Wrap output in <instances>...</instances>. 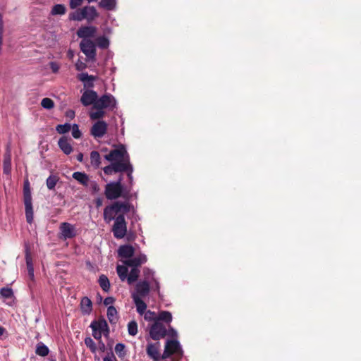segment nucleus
<instances>
[{
    "label": "nucleus",
    "instance_id": "26",
    "mask_svg": "<svg viewBox=\"0 0 361 361\" xmlns=\"http://www.w3.org/2000/svg\"><path fill=\"white\" fill-rule=\"evenodd\" d=\"M90 163L94 169H98L101 165V157L97 151H92L90 153Z\"/></svg>",
    "mask_w": 361,
    "mask_h": 361
},
{
    "label": "nucleus",
    "instance_id": "34",
    "mask_svg": "<svg viewBox=\"0 0 361 361\" xmlns=\"http://www.w3.org/2000/svg\"><path fill=\"white\" fill-rule=\"evenodd\" d=\"M116 272L118 274V276L119 279L122 281H124L125 280L127 281V278H128V268L126 266L118 265L117 267H116Z\"/></svg>",
    "mask_w": 361,
    "mask_h": 361
},
{
    "label": "nucleus",
    "instance_id": "10",
    "mask_svg": "<svg viewBox=\"0 0 361 361\" xmlns=\"http://www.w3.org/2000/svg\"><path fill=\"white\" fill-rule=\"evenodd\" d=\"M173 338L167 340L165 345L168 346L171 355H173L172 358L180 361L183 357V350L180 342L176 339L177 338Z\"/></svg>",
    "mask_w": 361,
    "mask_h": 361
},
{
    "label": "nucleus",
    "instance_id": "14",
    "mask_svg": "<svg viewBox=\"0 0 361 361\" xmlns=\"http://www.w3.org/2000/svg\"><path fill=\"white\" fill-rule=\"evenodd\" d=\"M97 32V28L94 26H83L78 29L77 35L82 39H91Z\"/></svg>",
    "mask_w": 361,
    "mask_h": 361
},
{
    "label": "nucleus",
    "instance_id": "21",
    "mask_svg": "<svg viewBox=\"0 0 361 361\" xmlns=\"http://www.w3.org/2000/svg\"><path fill=\"white\" fill-rule=\"evenodd\" d=\"M80 310L84 315H88L92 310V302L88 297H83L80 301Z\"/></svg>",
    "mask_w": 361,
    "mask_h": 361
},
{
    "label": "nucleus",
    "instance_id": "20",
    "mask_svg": "<svg viewBox=\"0 0 361 361\" xmlns=\"http://www.w3.org/2000/svg\"><path fill=\"white\" fill-rule=\"evenodd\" d=\"M118 252L121 257L128 259L133 256L135 249L132 245H123L119 247Z\"/></svg>",
    "mask_w": 361,
    "mask_h": 361
},
{
    "label": "nucleus",
    "instance_id": "5",
    "mask_svg": "<svg viewBox=\"0 0 361 361\" xmlns=\"http://www.w3.org/2000/svg\"><path fill=\"white\" fill-rule=\"evenodd\" d=\"M104 158L111 163L120 162L126 164H130L129 154L123 145H120L117 148L111 150L109 154L104 156Z\"/></svg>",
    "mask_w": 361,
    "mask_h": 361
},
{
    "label": "nucleus",
    "instance_id": "53",
    "mask_svg": "<svg viewBox=\"0 0 361 361\" xmlns=\"http://www.w3.org/2000/svg\"><path fill=\"white\" fill-rule=\"evenodd\" d=\"M83 2V0H70L69 5L71 9H75L80 6Z\"/></svg>",
    "mask_w": 361,
    "mask_h": 361
},
{
    "label": "nucleus",
    "instance_id": "27",
    "mask_svg": "<svg viewBox=\"0 0 361 361\" xmlns=\"http://www.w3.org/2000/svg\"><path fill=\"white\" fill-rule=\"evenodd\" d=\"M140 275V269L137 267H132L130 273L128 274V278H127V282L129 285L133 284L134 282H135Z\"/></svg>",
    "mask_w": 361,
    "mask_h": 361
},
{
    "label": "nucleus",
    "instance_id": "38",
    "mask_svg": "<svg viewBox=\"0 0 361 361\" xmlns=\"http://www.w3.org/2000/svg\"><path fill=\"white\" fill-rule=\"evenodd\" d=\"M96 109L95 111H91L90 113V117L91 120H97L102 118L105 115V111H104V108H94Z\"/></svg>",
    "mask_w": 361,
    "mask_h": 361
},
{
    "label": "nucleus",
    "instance_id": "63",
    "mask_svg": "<svg viewBox=\"0 0 361 361\" xmlns=\"http://www.w3.org/2000/svg\"><path fill=\"white\" fill-rule=\"evenodd\" d=\"M4 331H5V329L4 327L0 326V336L1 335H3Z\"/></svg>",
    "mask_w": 361,
    "mask_h": 361
},
{
    "label": "nucleus",
    "instance_id": "17",
    "mask_svg": "<svg viewBox=\"0 0 361 361\" xmlns=\"http://www.w3.org/2000/svg\"><path fill=\"white\" fill-rule=\"evenodd\" d=\"M147 260V258L145 254H140L137 257H132L130 259L124 260L123 264L128 267L138 268L141 264L145 263Z\"/></svg>",
    "mask_w": 361,
    "mask_h": 361
},
{
    "label": "nucleus",
    "instance_id": "47",
    "mask_svg": "<svg viewBox=\"0 0 361 361\" xmlns=\"http://www.w3.org/2000/svg\"><path fill=\"white\" fill-rule=\"evenodd\" d=\"M143 274L145 278V280H151L154 278V271L147 267L143 269Z\"/></svg>",
    "mask_w": 361,
    "mask_h": 361
},
{
    "label": "nucleus",
    "instance_id": "4",
    "mask_svg": "<svg viewBox=\"0 0 361 361\" xmlns=\"http://www.w3.org/2000/svg\"><path fill=\"white\" fill-rule=\"evenodd\" d=\"M23 201L25 204V212L26 221L28 224H32L33 221L34 212L32 207V195L30 188V183L28 180L24 182L23 185Z\"/></svg>",
    "mask_w": 361,
    "mask_h": 361
},
{
    "label": "nucleus",
    "instance_id": "3",
    "mask_svg": "<svg viewBox=\"0 0 361 361\" xmlns=\"http://www.w3.org/2000/svg\"><path fill=\"white\" fill-rule=\"evenodd\" d=\"M122 177H120L117 181L107 183L105 187L104 194L108 200H115L119 197L128 199L130 190L125 189L122 184Z\"/></svg>",
    "mask_w": 361,
    "mask_h": 361
},
{
    "label": "nucleus",
    "instance_id": "61",
    "mask_svg": "<svg viewBox=\"0 0 361 361\" xmlns=\"http://www.w3.org/2000/svg\"><path fill=\"white\" fill-rule=\"evenodd\" d=\"M94 202H95V205L97 208L100 207L103 203L102 199L99 198V197L97 198Z\"/></svg>",
    "mask_w": 361,
    "mask_h": 361
},
{
    "label": "nucleus",
    "instance_id": "56",
    "mask_svg": "<svg viewBox=\"0 0 361 361\" xmlns=\"http://www.w3.org/2000/svg\"><path fill=\"white\" fill-rule=\"evenodd\" d=\"M103 361H118L113 352L109 353L104 358Z\"/></svg>",
    "mask_w": 361,
    "mask_h": 361
},
{
    "label": "nucleus",
    "instance_id": "58",
    "mask_svg": "<svg viewBox=\"0 0 361 361\" xmlns=\"http://www.w3.org/2000/svg\"><path fill=\"white\" fill-rule=\"evenodd\" d=\"M114 302V298L113 297H107L104 299V304L105 305H109L111 306V305H112Z\"/></svg>",
    "mask_w": 361,
    "mask_h": 361
},
{
    "label": "nucleus",
    "instance_id": "19",
    "mask_svg": "<svg viewBox=\"0 0 361 361\" xmlns=\"http://www.w3.org/2000/svg\"><path fill=\"white\" fill-rule=\"evenodd\" d=\"M146 352L147 355L153 360V361H160L161 357L159 351L158 345L154 343H149L147 345Z\"/></svg>",
    "mask_w": 361,
    "mask_h": 361
},
{
    "label": "nucleus",
    "instance_id": "16",
    "mask_svg": "<svg viewBox=\"0 0 361 361\" xmlns=\"http://www.w3.org/2000/svg\"><path fill=\"white\" fill-rule=\"evenodd\" d=\"M126 164H122L120 162L117 163H111L110 165L105 166L103 169V171L106 175H112L116 173H122L126 171Z\"/></svg>",
    "mask_w": 361,
    "mask_h": 361
},
{
    "label": "nucleus",
    "instance_id": "64",
    "mask_svg": "<svg viewBox=\"0 0 361 361\" xmlns=\"http://www.w3.org/2000/svg\"><path fill=\"white\" fill-rule=\"evenodd\" d=\"M68 57L71 58L73 56V52L71 50H69L68 52Z\"/></svg>",
    "mask_w": 361,
    "mask_h": 361
},
{
    "label": "nucleus",
    "instance_id": "8",
    "mask_svg": "<svg viewBox=\"0 0 361 361\" xmlns=\"http://www.w3.org/2000/svg\"><path fill=\"white\" fill-rule=\"evenodd\" d=\"M117 106V101L114 96L107 93L98 98L94 104V108H104L113 111Z\"/></svg>",
    "mask_w": 361,
    "mask_h": 361
},
{
    "label": "nucleus",
    "instance_id": "25",
    "mask_svg": "<svg viewBox=\"0 0 361 361\" xmlns=\"http://www.w3.org/2000/svg\"><path fill=\"white\" fill-rule=\"evenodd\" d=\"M72 176L75 180H76L80 184L85 185V186H87L88 185L89 177L86 173L77 171V172H74L73 173Z\"/></svg>",
    "mask_w": 361,
    "mask_h": 361
},
{
    "label": "nucleus",
    "instance_id": "41",
    "mask_svg": "<svg viewBox=\"0 0 361 361\" xmlns=\"http://www.w3.org/2000/svg\"><path fill=\"white\" fill-rule=\"evenodd\" d=\"M84 343L92 353L95 354L97 353V347L92 338L86 337L84 340Z\"/></svg>",
    "mask_w": 361,
    "mask_h": 361
},
{
    "label": "nucleus",
    "instance_id": "15",
    "mask_svg": "<svg viewBox=\"0 0 361 361\" xmlns=\"http://www.w3.org/2000/svg\"><path fill=\"white\" fill-rule=\"evenodd\" d=\"M90 327L92 330L103 332V335L107 336L109 334V329L108 324L105 319L94 320L91 322Z\"/></svg>",
    "mask_w": 361,
    "mask_h": 361
},
{
    "label": "nucleus",
    "instance_id": "36",
    "mask_svg": "<svg viewBox=\"0 0 361 361\" xmlns=\"http://www.w3.org/2000/svg\"><path fill=\"white\" fill-rule=\"evenodd\" d=\"M84 13L82 8L78 9L69 14V19L71 20L81 21L84 20Z\"/></svg>",
    "mask_w": 361,
    "mask_h": 361
},
{
    "label": "nucleus",
    "instance_id": "37",
    "mask_svg": "<svg viewBox=\"0 0 361 361\" xmlns=\"http://www.w3.org/2000/svg\"><path fill=\"white\" fill-rule=\"evenodd\" d=\"M66 11V8L64 5L63 4H56L54 5L51 11V14L52 16H57V15H63L65 14Z\"/></svg>",
    "mask_w": 361,
    "mask_h": 361
},
{
    "label": "nucleus",
    "instance_id": "51",
    "mask_svg": "<svg viewBox=\"0 0 361 361\" xmlns=\"http://www.w3.org/2000/svg\"><path fill=\"white\" fill-rule=\"evenodd\" d=\"M49 66L53 73H57L61 68V65L56 61H50Z\"/></svg>",
    "mask_w": 361,
    "mask_h": 361
},
{
    "label": "nucleus",
    "instance_id": "33",
    "mask_svg": "<svg viewBox=\"0 0 361 361\" xmlns=\"http://www.w3.org/2000/svg\"><path fill=\"white\" fill-rule=\"evenodd\" d=\"M156 321L164 322L169 324L172 321V314L168 311H161L159 312Z\"/></svg>",
    "mask_w": 361,
    "mask_h": 361
},
{
    "label": "nucleus",
    "instance_id": "49",
    "mask_svg": "<svg viewBox=\"0 0 361 361\" xmlns=\"http://www.w3.org/2000/svg\"><path fill=\"white\" fill-rule=\"evenodd\" d=\"M81 132L79 130V127L77 124H73L72 127V135L74 138L78 139L81 137Z\"/></svg>",
    "mask_w": 361,
    "mask_h": 361
},
{
    "label": "nucleus",
    "instance_id": "18",
    "mask_svg": "<svg viewBox=\"0 0 361 361\" xmlns=\"http://www.w3.org/2000/svg\"><path fill=\"white\" fill-rule=\"evenodd\" d=\"M77 78L82 82L84 87L89 89L94 87V82L97 79V77L89 75L87 73H81L77 75Z\"/></svg>",
    "mask_w": 361,
    "mask_h": 361
},
{
    "label": "nucleus",
    "instance_id": "40",
    "mask_svg": "<svg viewBox=\"0 0 361 361\" xmlns=\"http://www.w3.org/2000/svg\"><path fill=\"white\" fill-rule=\"evenodd\" d=\"M96 42L97 46L100 49H107L109 46V40L104 36L97 37Z\"/></svg>",
    "mask_w": 361,
    "mask_h": 361
},
{
    "label": "nucleus",
    "instance_id": "35",
    "mask_svg": "<svg viewBox=\"0 0 361 361\" xmlns=\"http://www.w3.org/2000/svg\"><path fill=\"white\" fill-rule=\"evenodd\" d=\"M59 178L56 175H50L46 180V185L49 190H54L56 183H58Z\"/></svg>",
    "mask_w": 361,
    "mask_h": 361
},
{
    "label": "nucleus",
    "instance_id": "23",
    "mask_svg": "<svg viewBox=\"0 0 361 361\" xmlns=\"http://www.w3.org/2000/svg\"><path fill=\"white\" fill-rule=\"evenodd\" d=\"M132 299L135 305L137 313L140 315L144 314L147 311V304L142 300V298H139V297L135 295Z\"/></svg>",
    "mask_w": 361,
    "mask_h": 361
},
{
    "label": "nucleus",
    "instance_id": "45",
    "mask_svg": "<svg viewBox=\"0 0 361 361\" xmlns=\"http://www.w3.org/2000/svg\"><path fill=\"white\" fill-rule=\"evenodd\" d=\"M71 129V124L66 123L64 124H59L56 126V130L60 134L68 133Z\"/></svg>",
    "mask_w": 361,
    "mask_h": 361
},
{
    "label": "nucleus",
    "instance_id": "59",
    "mask_svg": "<svg viewBox=\"0 0 361 361\" xmlns=\"http://www.w3.org/2000/svg\"><path fill=\"white\" fill-rule=\"evenodd\" d=\"M3 30H4L3 15L0 13V39H2Z\"/></svg>",
    "mask_w": 361,
    "mask_h": 361
},
{
    "label": "nucleus",
    "instance_id": "22",
    "mask_svg": "<svg viewBox=\"0 0 361 361\" xmlns=\"http://www.w3.org/2000/svg\"><path fill=\"white\" fill-rule=\"evenodd\" d=\"M58 145L65 154L68 155L73 151V147H72L70 142L65 137H62L59 139V140L58 142Z\"/></svg>",
    "mask_w": 361,
    "mask_h": 361
},
{
    "label": "nucleus",
    "instance_id": "62",
    "mask_svg": "<svg viewBox=\"0 0 361 361\" xmlns=\"http://www.w3.org/2000/svg\"><path fill=\"white\" fill-rule=\"evenodd\" d=\"M82 159H83V154L82 153H80L78 154L77 156V160L80 162L82 161Z\"/></svg>",
    "mask_w": 361,
    "mask_h": 361
},
{
    "label": "nucleus",
    "instance_id": "9",
    "mask_svg": "<svg viewBox=\"0 0 361 361\" xmlns=\"http://www.w3.org/2000/svg\"><path fill=\"white\" fill-rule=\"evenodd\" d=\"M61 238L63 240L72 239L78 233L75 225L68 222H62L59 226Z\"/></svg>",
    "mask_w": 361,
    "mask_h": 361
},
{
    "label": "nucleus",
    "instance_id": "44",
    "mask_svg": "<svg viewBox=\"0 0 361 361\" xmlns=\"http://www.w3.org/2000/svg\"><path fill=\"white\" fill-rule=\"evenodd\" d=\"M128 332L130 336H135L137 334V324L133 320L128 324Z\"/></svg>",
    "mask_w": 361,
    "mask_h": 361
},
{
    "label": "nucleus",
    "instance_id": "2",
    "mask_svg": "<svg viewBox=\"0 0 361 361\" xmlns=\"http://www.w3.org/2000/svg\"><path fill=\"white\" fill-rule=\"evenodd\" d=\"M149 336L153 340L159 341L166 336H169L171 338H177L178 332L170 325L167 329L164 324L159 321L155 320L149 328Z\"/></svg>",
    "mask_w": 361,
    "mask_h": 361
},
{
    "label": "nucleus",
    "instance_id": "29",
    "mask_svg": "<svg viewBox=\"0 0 361 361\" xmlns=\"http://www.w3.org/2000/svg\"><path fill=\"white\" fill-rule=\"evenodd\" d=\"M49 353V348L42 342H39L37 344L35 353L41 357L47 356Z\"/></svg>",
    "mask_w": 361,
    "mask_h": 361
},
{
    "label": "nucleus",
    "instance_id": "11",
    "mask_svg": "<svg viewBox=\"0 0 361 361\" xmlns=\"http://www.w3.org/2000/svg\"><path fill=\"white\" fill-rule=\"evenodd\" d=\"M107 129L108 125L104 121H98L92 125L90 129V134L95 139H99L105 135Z\"/></svg>",
    "mask_w": 361,
    "mask_h": 361
},
{
    "label": "nucleus",
    "instance_id": "13",
    "mask_svg": "<svg viewBox=\"0 0 361 361\" xmlns=\"http://www.w3.org/2000/svg\"><path fill=\"white\" fill-rule=\"evenodd\" d=\"M97 99L98 94L95 91L92 90H87L82 93L80 102L85 106L92 104L93 108H94V104Z\"/></svg>",
    "mask_w": 361,
    "mask_h": 361
},
{
    "label": "nucleus",
    "instance_id": "32",
    "mask_svg": "<svg viewBox=\"0 0 361 361\" xmlns=\"http://www.w3.org/2000/svg\"><path fill=\"white\" fill-rule=\"evenodd\" d=\"M118 312L116 309L111 305L107 308V317L111 323H116L118 320Z\"/></svg>",
    "mask_w": 361,
    "mask_h": 361
},
{
    "label": "nucleus",
    "instance_id": "57",
    "mask_svg": "<svg viewBox=\"0 0 361 361\" xmlns=\"http://www.w3.org/2000/svg\"><path fill=\"white\" fill-rule=\"evenodd\" d=\"M102 334L103 332L102 331H96L95 329L92 330V336L98 341L102 340Z\"/></svg>",
    "mask_w": 361,
    "mask_h": 361
},
{
    "label": "nucleus",
    "instance_id": "24",
    "mask_svg": "<svg viewBox=\"0 0 361 361\" xmlns=\"http://www.w3.org/2000/svg\"><path fill=\"white\" fill-rule=\"evenodd\" d=\"M84 18L88 21L94 20L97 16V11L94 6H85L82 8Z\"/></svg>",
    "mask_w": 361,
    "mask_h": 361
},
{
    "label": "nucleus",
    "instance_id": "46",
    "mask_svg": "<svg viewBox=\"0 0 361 361\" xmlns=\"http://www.w3.org/2000/svg\"><path fill=\"white\" fill-rule=\"evenodd\" d=\"M41 105L44 109H51L54 107V103L51 99L46 97L42 99Z\"/></svg>",
    "mask_w": 361,
    "mask_h": 361
},
{
    "label": "nucleus",
    "instance_id": "28",
    "mask_svg": "<svg viewBox=\"0 0 361 361\" xmlns=\"http://www.w3.org/2000/svg\"><path fill=\"white\" fill-rule=\"evenodd\" d=\"M99 6L107 11H113L116 6V0H101Z\"/></svg>",
    "mask_w": 361,
    "mask_h": 361
},
{
    "label": "nucleus",
    "instance_id": "12",
    "mask_svg": "<svg viewBox=\"0 0 361 361\" xmlns=\"http://www.w3.org/2000/svg\"><path fill=\"white\" fill-rule=\"evenodd\" d=\"M149 291V282L147 280H142L136 283L135 291L132 293L131 297L133 298L135 295H137L139 298H142L147 296Z\"/></svg>",
    "mask_w": 361,
    "mask_h": 361
},
{
    "label": "nucleus",
    "instance_id": "54",
    "mask_svg": "<svg viewBox=\"0 0 361 361\" xmlns=\"http://www.w3.org/2000/svg\"><path fill=\"white\" fill-rule=\"evenodd\" d=\"M152 281H153L154 283L150 287V289H152L154 291H157L158 293V294L159 295L160 294V292H159V289H160L159 282L155 278H154V279H152Z\"/></svg>",
    "mask_w": 361,
    "mask_h": 361
},
{
    "label": "nucleus",
    "instance_id": "31",
    "mask_svg": "<svg viewBox=\"0 0 361 361\" xmlns=\"http://www.w3.org/2000/svg\"><path fill=\"white\" fill-rule=\"evenodd\" d=\"M114 350L115 353L120 359H123L127 355L126 345L122 343H116Z\"/></svg>",
    "mask_w": 361,
    "mask_h": 361
},
{
    "label": "nucleus",
    "instance_id": "7",
    "mask_svg": "<svg viewBox=\"0 0 361 361\" xmlns=\"http://www.w3.org/2000/svg\"><path fill=\"white\" fill-rule=\"evenodd\" d=\"M80 49L85 55L87 61L96 60V44L92 39H82L80 42Z\"/></svg>",
    "mask_w": 361,
    "mask_h": 361
},
{
    "label": "nucleus",
    "instance_id": "60",
    "mask_svg": "<svg viewBox=\"0 0 361 361\" xmlns=\"http://www.w3.org/2000/svg\"><path fill=\"white\" fill-rule=\"evenodd\" d=\"M97 349H99L101 352H104L106 350V345L102 340L98 341Z\"/></svg>",
    "mask_w": 361,
    "mask_h": 361
},
{
    "label": "nucleus",
    "instance_id": "42",
    "mask_svg": "<svg viewBox=\"0 0 361 361\" xmlns=\"http://www.w3.org/2000/svg\"><path fill=\"white\" fill-rule=\"evenodd\" d=\"M0 296L4 299H12L14 297L13 291L10 288H2L0 289Z\"/></svg>",
    "mask_w": 361,
    "mask_h": 361
},
{
    "label": "nucleus",
    "instance_id": "50",
    "mask_svg": "<svg viewBox=\"0 0 361 361\" xmlns=\"http://www.w3.org/2000/svg\"><path fill=\"white\" fill-rule=\"evenodd\" d=\"M144 317L147 321H155L157 320L156 314L154 312H152L150 310H147L144 313Z\"/></svg>",
    "mask_w": 361,
    "mask_h": 361
},
{
    "label": "nucleus",
    "instance_id": "55",
    "mask_svg": "<svg viewBox=\"0 0 361 361\" xmlns=\"http://www.w3.org/2000/svg\"><path fill=\"white\" fill-rule=\"evenodd\" d=\"M75 66L77 71H81L86 68L87 65L82 61L78 60V61L75 63Z\"/></svg>",
    "mask_w": 361,
    "mask_h": 361
},
{
    "label": "nucleus",
    "instance_id": "1",
    "mask_svg": "<svg viewBox=\"0 0 361 361\" xmlns=\"http://www.w3.org/2000/svg\"><path fill=\"white\" fill-rule=\"evenodd\" d=\"M130 211V204L127 202H115L104 209V219L106 223L109 224L114 220L119 214L128 213Z\"/></svg>",
    "mask_w": 361,
    "mask_h": 361
},
{
    "label": "nucleus",
    "instance_id": "43",
    "mask_svg": "<svg viewBox=\"0 0 361 361\" xmlns=\"http://www.w3.org/2000/svg\"><path fill=\"white\" fill-rule=\"evenodd\" d=\"M126 170L125 172H127V176L129 180V188H126V189L130 190L131 189V187L133 185V167L131 164H126Z\"/></svg>",
    "mask_w": 361,
    "mask_h": 361
},
{
    "label": "nucleus",
    "instance_id": "52",
    "mask_svg": "<svg viewBox=\"0 0 361 361\" xmlns=\"http://www.w3.org/2000/svg\"><path fill=\"white\" fill-rule=\"evenodd\" d=\"M171 356H172L171 352L169 351L168 346L165 345L164 350L163 353L160 355L161 359L166 360V359L169 358Z\"/></svg>",
    "mask_w": 361,
    "mask_h": 361
},
{
    "label": "nucleus",
    "instance_id": "6",
    "mask_svg": "<svg viewBox=\"0 0 361 361\" xmlns=\"http://www.w3.org/2000/svg\"><path fill=\"white\" fill-rule=\"evenodd\" d=\"M111 231L114 236L117 239H121L125 237L127 233V226L123 214L116 216Z\"/></svg>",
    "mask_w": 361,
    "mask_h": 361
},
{
    "label": "nucleus",
    "instance_id": "30",
    "mask_svg": "<svg viewBox=\"0 0 361 361\" xmlns=\"http://www.w3.org/2000/svg\"><path fill=\"white\" fill-rule=\"evenodd\" d=\"M98 283L104 292H109L110 289V282L107 276L104 274H102L99 277Z\"/></svg>",
    "mask_w": 361,
    "mask_h": 361
},
{
    "label": "nucleus",
    "instance_id": "48",
    "mask_svg": "<svg viewBox=\"0 0 361 361\" xmlns=\"http://www.w3.org/2000/svg\"><path fill=\"white\" fill-rule=\"evenodd\" d=\"M26 263H27V271H28L29 276H30L31 279H33L34 278V269H33V267H32V264L31 259L28 257V252H27L26 253Z\"/></svg>",
    "mask_w": 361,
    "mask_h": 361
},
{
    "label": "nucleus",
    "instance_id": "39",
    "mask_svg": "<svg viewBox=\"0 0 361 361\" xmlns=\"http://www.w3.org/2000/svg\"><path fill=\"white\" fill-rule=\"evenodd\" d=\"M11 170V158L10 154L5 155L4 160V173L10 174Z\"/></svg>",
    "mask_w": 361,
    "mask_h": 361
}]
</instances>
